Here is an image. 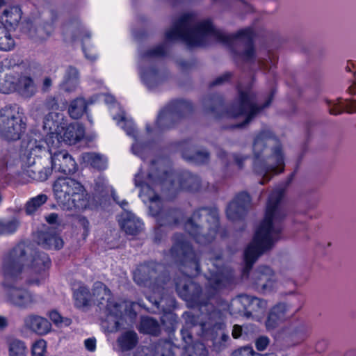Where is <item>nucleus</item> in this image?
Returning <instances> with one entry per match:
<instances>
[{
  "label": "nucleus",
  "instance_id": "4c0bfd02",
  "mask_svg": "<svg viewBox=\"0 0 356 356\" xmlns=\"http://www.w3.org/2000/svg\"><path fill=\"white\" fill-rule=\"evenodd\" d=\"M8 158L5 155L0 158V185L3 186L12 180L11 175L8 172Z\"/></svg>",
  "mask_w": 356,
  "mask_h": 356
},
{
  "label": "nucleus",
  "instance_id": "7c9ffc66",
  "mask_svg": "<svg viewBox=\"0 0 356 356\" xmlns=\"http://www.w3.org/2000/svg\"><path fill=\"white\" fill-rule=\"evenodd\" d=\"M138 340V335L134 331H127L119 337L118 341L122 350L128 351L136 347Z\"/></svg>",
  "mask_w": 356,
  "mask_h": 356
},
{
  "label": "nucleus",
  "instance_id": "a211bd4d",
  "mask_svg": "<svg viewBox=\"0 0 356 356\" xmlns=\"http://www.w3.org/2000/svg\"><path fill=\"white\" fill-rule=\"evenodd\" d=\"M350 95H356V82L348 89ZM331 115H339L343 112L353 113L356 112V99L338 98L336 101L326 100Z\"/></svg>",
  "mask_w": 356,
  "mask_h": 356
},
{
  "label": "nucleus",
  "instance_id": "473e14b6",
  "mask_svg": "<svg viewBox=\"0 0 356 356\" xmlns=\"http://www.w3.org/2000/svg\"><path fill=\"white\" fill-rule=\"evenodd\" d=\"M87 108L86 100L82 97H79L71 102L68 113L72 118L79 119L86 112Z\"/></svg>",
  "mask_w": 356,
  "mask_h": 356
},
{
  "label": "nucleus",
  "instance_id": "6ab92c4d",
  "mask_svg": "<svg viewBox=\"0 0 356 356\" xmlns=\"http://www.w3.org/2000/svg\"><path fill=\"white\" fill-rule=\"evenodd\" d=\"M15 92L24 98H31L37 92V86L33 79L19 70Z\"/></svg>",
  "mask_w": 356,
  "mask_h": 356
},
{
  "label": "nucleus",
  "instance_id": "37998d69",
  "mask_svg": "<svg viewBox=\"0 0 356 356\" xmlns=\"http://www.w3.org/2000/svg\"><path fill=\"white\" fill-rule=\"evenodd\" d=\"M49 316L51 321L58 327L68 326L72 323L70 318L63 317L56 311H51Z\"/></svg>",
  "mask_w": 356,
  "mask_h": 356
},
{
  "label": "nucleus",
  "instance_id": "e433bc0d",
  "mask_svg": "<svg viewBox=\"0 0 356 356\" xmlns=\"http://www.w3.org/2000/svg\"><path fill=\"white\" fill-rule=\"evenodd\" d=\"M47 200V196L44 194H40L33 197L27 202L26 204V213L27 214L33 213L40 207L44 204Z\"/></svg>",
  "mask_w": 356,
  "mask_h": 356
},
{
  "label": "nucleus",
  "instance_id": "c03bdc74",
  "mask_svg": "<svg viewBox=\"0 0 356 356\" xmlns=\"http://www.w3.org/2000/svg\"><path fill=\"white\" fill-rule=\"evenodd\" d=\"M167 50L165 43L160 44L149 50H147L145 56L149 58H161L166 55Z\"/></svg>",
  "mask_w": 356,
  "mask_h": 356
},
{
  "label": "nucleus",
  "instance_id": "bf43d9fd",
  "mask_svg": "<svg viewBox=\"0 0 356 356\" xmlns=\"http://www.w3.org/2000/svg\"><path fill=\"white\" fill-rule=\"evenodd\" d=\"M82 49H83V51L84 52L85 56L87 59L92 60V61L96 60L97 56H96L95 53L93 51H91L90 50L87 49L85 44L82 45Z\"/></svg>",
  "mask_w": 356,
  "mask_h": 356
},
{
  "label": "nucleus",
  "instance_id": "9b49d317",
  "mask_svg": "<svg viewBox=\"0 0 356 356\" xmlns=\"http://www.w3.org/2000/svg\"><path fill=\"white\" fill-rule=\"evenodd\" d=\"M161 268V265L156 262L148 261L140 264L134 272V282L139 286L150 289L152 294L147 298L157 308H159L165 294L168 292L164 275L159 273Z\"/></svg>",
  "mask_w": 356,
  "mask_h": 356
},
{
  "label": "nucleus",
  "instance_id": "bb28decb",
  "mask_svg": "<svg viewBox=\"0 0 356 356\" xmlns=\"http://www.w3.org/2000/svg\"><path fill=\"white\" fill-rule=\"evenodd\" d=\"M22 15V12L19 6H10L3 10L1 18L5 26L14 29L18 25Z\"/></svg>",
  "mask_w": 356,
  "mask_h": 356
},
{
  "label": "nucleus",
  "instance_id": "4468645a",
  "mask_svg": "<svg viewBox=\"0 0 356 356\" xmlns=\"http://www.w3.org/2000/svg\"><path fill=\"white\" fill-rule=\"evenodd\" d=\"M21 64H13L12 60L5 59L0 63V92L3 94L15 92Z\"/></svg>",
  "mask_w": 356,
  "mask_h": 356
},
{
  "label": "nucleus",
  "instance_id": "338daca9",
  "mask_svg": "<svg viewBox=\"0 0 356 356\" xmlns=\"http://www.w3.org/2000/svg\"><path fill=\"white\" fill-rule=\"evenodd\" d=\"M344 356H356V351L350 350L349 352H347Z\"/></svg>",
  "mask_w": 356,
  "mask_h": 356
},
{
  "label": "nucleus",
  "instance_id": "f03ea898",
  "mask_svg": "<svg viewBox=\"0 0 356 356\" xmlns=\"http://www.w3.org/2000/svg\"><path fill=\"white\" fill-rule=\"evenodd\" d=\"M177 179V184L173 172H160L155 168L154 161L152 162L145 181L141 180L139 175L135 178L136 186L140 188V197L143 202L149 203V214L156 222V234L163 227L172 228L179 225L184 215L181 209L168 207L156 191L175 194L179 191L197 192L203 188L211 192H216L218 190L213 185L211 188L208 184L204 186L200 177L188 171L181 172Z\"/></svg>",
  "mask_w": 356,
  "mask_h": 356
},
{
  "label": "nucleus",
  "instance_id": "58836bf2",
  "mask_svg": "<svg viewBox=\"0 0 356 356\" xmlns=\"http://www.w3.org/2000/svg\"><path fill=\"white\" fill-rule=\"evenodd\" d=\"M26 347L25 343L17 339H14L9 344L10 356H26Z\"/></svg>",
  "mask_w": 356,
  "mask_h": 356
},
{
  "label": "nucleus",
  "instance_id": "f704fd0d",
  "mask_svg": "<svg viewBox=\"0 0 356 356\" xmlns=\"http://www.w3.org/2000/svg\"><path fill=\"white\" fill-rule=\"evenodd\" d=\"M217 155L222 161L225 162L227 165L230 164V159H232L234 163L238 166L239 169L243 168V162L248 159V156H243L237 154L228 155L227 153L222 149H218Z\"/></svg>",
  "mask_w": 356,
  "mask_h": 356
},
{
  "label": "nucleus",
  "instance_id": "f8f14e48",
  "mask_svg": "<svg viewBox=\"0 0 356 356\" xmlns=\"http://www.w3.org/2000/svg\"><path fill=\"white\" fill-rule=\"evenodd\" d=\"M27 129L26 118L16 104L0 109V138L7 142L22 138Z\"/></svg>",
  "mask_w": 356,
  "mask_h": 356
},
{
  "label": "nucleus",
  "instance_id": "a19ab883",
  "mask_svg": "<svg viewBox=\"0 0 356 356\" xmlns=\"http://www.w3.org/2000/svg\"><path fill=\"white\" fill-rule=\"evenodd\" d=\"M19 222L16 219L0 221V235L12 234L16 232Z\"/></svg>",
  "mask_w": 356,
  "mask_h": 356
},
{
  "label": "nucleus",
  "instance_id": "052dcab7",
  "mask_svg": "<svg viewBox=\"0 0 356 356\" xmlns=\"http://www.w3.org/2000/svg\"><path fill=\"white\" fill-rule=\"evenodd\" d=\"M355 69H356L355 64L353 61L348 60V63H347V65L346 67V71L355 73Z\"/></svg>",
  "mask_w": 356,
  "mask_h": 356
},
{
  "label": "nucleus",
  "instance_id": "4d7b16f0",
  "mask_svg": "<svg viewBox=\"0 0 356 356\" xmlns=\"http://www.w3.org/2000/svg\"><path fill=\"white\" fill-rule=\"evenodd\" d=\"M46 221L50 225H60L58 215L56 213H51L45 217Z\"/></svg>",
  "mask_w": 356,
  "mask_h": 356
},
{
  "label": "nucleus",
  "instance_id": "864d4df0",
  "mask_svg": "<svg viewBox=\"0 0 356 356\" xmlns=\"http://www.w3.org/2000/svg\"><path fill=\"white\" fill-rule=\"evenodd\" d=\"M78 223L83 229V237H86L90 232V222L88 220L85 216H80L78 217Z\"/></svg>",
  "mask_w": 356,
  "mask_h": 356
},
{
  "label": "nucleus",
  "instance_id": "79ce46f5",
  "mask_svg": "<svg viewBox=\"0 0 356 356\" xmlns=\"http://www.w3.org/2000/svg\"><path fill=\"white\" fill-rule=\"evenodd\" d=\"M258 272L260 274V276L259 277V282L260 281H265L264 283H257L258 285L261 286L262 289L266 291L268 289V287L270 286L271 284V280L270 278H268V275H270L272 274V270L268 266H260L258 268Z\"/></svg>",
  "mask_w": 356,
  "mask_h": 356
},
{
  "label": "nucleus",
  "instance_id": "dca6fc26",
  "mask_svg": "<svg viewBox=\"0 0 356 356\" xmlns=\"http://www.w3.org/2000/svg\"><path fill=\"white\" fill-rule=\"evenodd\" d=\"M92 301L97 302L99 306L104 305L107 312L114 316L121 315V306L112 299L111 290L102 282H96L92 288Z\"/></svg>",
  "mask_w": 356,
  "mask_h": 356
},
{
  "label": "nucleus",
  "instance_id": "aec40b11",
  "mask_svg": "<svg viewBox=\"0 0 356 356\" xmlns=\"http://www.w3.org/2000/svg\"><path fill=\"white\" fill-rule=\"evenodd\" d=\"M38 244L45 249L60 250L63 246V241L53 229L39 232L37 234Z\"/></svg>",
  "mask_w": 356,
  "mask_h": 356
},
{
  "label": "nucleus",
  "instance_id": "ea45409f",
  "mask_svg": "<svg viewBox=\"0 0 356 356\" xmlns=\"http://www.w3.org/2000/svg\"><path fill=\"white\" fill-rule=\"evenodd\" d=\"M268 60L263 59L258 61L259 67L265 72H270L275 67L278 61L277 56L273 53H268Z\"/></svg>",
  "mask_w": 356,
  "mask_h": 356
},
{
  "label": "nucleus",
  "instance_id": "de8ad7c7",
  "mask_svg": "<svg viewBox=\"0 0 356 356\" xmlns=\"http://www.w3.org/2000/svg\"><path fill=\"white\" fill-rule=\"evenodd\" d=\"M260 354L257 353L250 346H245L234 350L232 356H259Z\"/></svg>",
  "mask_w": 356,
  "mask_h": 356
},
{
  "label": "nucleus",
  "instance_id": "5701e85b",
  "mask_svg": "<svg viewBox=\"0 0 356 356\" xmlns=\"http://www.w3.org/2000/svg\"><path fill=\"white\" fill-rule=\"evenodd\" d=\"M120 225L127 234L136 236L143 229V223L134 213L125 212L122 215Z\"/></svg>",
  "mask_w": 356,
  "mask_h": 356
},
{
  "label": "nucleus",
  "instance_id": "603ef678",
  "mask_svg": "<svg viewBox=\"0 0 356 356\" xmlns=\"http://www.w3.org/2000/svg\"><path fill=\"white\" fill-rule=\"evenodd\" d=\"M233 74L231 72H225V74H222L221 76H219L217 77L212 83H211L210 86H215L218 85L222 84L225 82H229L232 77Z\"/></svg>",
  "mask_w": 356,
  "mask_h": 356
},
{
  "label": "nucleus",
  "instance_id": "ddd939ff",
  "mask_svg": "<svg viewBox=\"0 0 356 356\" xmlns=\"http://www.w3.org/2000/svg\"><path fill=\"white\" fill-rule=\"evenodd\" d=\"M193 110L192 104L184 99L171 101L159 113L156 127L161 131L174 128L176 124Z\"/></svg>",
  "mask_w": 356,
  "mask_h": 356
},
{
  "label": "nucleus",
  "instance_id": "69168bd1",
  "mask_svg": "<svg viewBox=\"0 0 356 356\" xmlns=\"http://www.w3.org/2000/svg\"><path fill=\"white\" fill-rule=\"evenodd\" d=\"M113 200L118 203L121 207H124L125 206H127L128 205V202L126 201V200H122V202H118V200H117V197L113 195Z\"/></svg>",
  "mask_w": 356,
  "mask_h": 356
},
{
  "label": "nucleus",
  "instance_id": "0e129e2a",
  "mask_svg": "<svg viewBox=\"0 0 356 356\" xmlns=\"http://www.w3.org/2000/svg\"><path fill=\"white\" fill-rule=\"evenodd\" d=\"M7 319L3 316H0V329L5 328L7 326Z\"/></svg>",
  "mask_w": 356,
  "mask_h": 356
},
{
  "label": "nucleus",
  "instance_id": "20e7f679",
  "mask_svg": "<svg viewBox=\"0 0 356 356\" xmlns=\"http://www.w3.org/2000/svg\"><path fill=\"white\" fill-rule=\"evenodd\" d=\"M26 254L24 244L19 243L5 257L3 262V284L8 287L7 300L22 309L33 307L38 302L39 296L15 284L24 279L28 284L39 285L47 277L51 265V260L44 252L34 251L30 261Z\"/></svg>",
  "mask_w": 356,
  "mask_h": 356
},
{
  "label": "nucleus",
  "instance_id": "8fccbe9b",
  "mask_svg": "<svg viewBox=\"0 0 356 356\" xmlns=\"http://www.w3.org/2000/svg\"><path fill=\"white\" fill-rule=\"evenodd\" d=\"M270 343V339L266 336H260L255 340V347L258 351H264Z\"/></svg>",
  "mask_w": 356,
  "mask_h": 356
},
{
  "label": "nucleus",
  "instance_id": "5fc2aeb1",
  "mask_svg": "<svg viewBox=\"0 0 356 356\" xmlns=\"http://www.w3.org/2000/svg\"><path fill=\"white\" fill-rule=\"evenodd\" d=\"M86 348L90 352H93L96 349V339L94 337L88 338L84 341Z\"/></svg>",
  "mask_w": 356,
  "mask_h": 356
},
{
  "label": "nucleus",
  "instance_id": "49530a36",
  "mask_svg": "<svg viewBox=\"0 0 356 356\" xmlns=\"http://www.w3.org/2000/svg\"><path fill=\"white\" fill-rule=\"evenodd\" d=\"M79 79V72L76 68L70 66L65 72V81L72 85L76 84Z\"/></svg>",
  "mask_w": 356,
  "mask_h": 356
},
{
  "label": "nucleus",
  "instance_id": "4be33fe9",
  "mask_svg": "<svg viewBox=\"0 0 356 356\" xmlns=\"http://www.w3.org/2000/svg\"><path fill=\"white\" fill-rule=\"evenodd\" d=\"M288 316V308L284 303H279L270 311L266 321L268 330H274Z\"/></svg>",
  "mask_w": 356,
  "mask_h": 356
},
{
  "label": "nucleus",
  "instance_id": "3c124183",
  "mask_svg": "<svg viewBox=\"0 0 356 356\" xmlns=\"http://www.w3.org/2000/svg\"><path fill=\"white\" fill-rule=\"evenodd\" d=\"M122 128L127 135L134 138L137 136L136 126L132 122L124 120Z\"/></svg>",
  "mask_w": 356,
  "mask_h": 356
},
{
  "label": "nucleus",
  "instance_id": "a18cd8bd",
  "mask_svg": "<svg viewBox=\"0 0 356 356\" xmlns=\"http://www.w3.org/2000/svg\"><path fill=\"white\" fill-rule=\"evenodd\" d=\"M47 343L43 339L36 341L32 346V356H46Z\"/></svg>",
  "mask_w": 356,
  "mask_h": 356
},
{
  "label": "nucleus",
  "instance_id": "09e8293b",
  "mask_svg": "<svg viewBox=\"0 0 356 356\" xmlns=\"http://www.w3.org/2000/svg\"><path fill=\"white\" fill-rule=\"evenodd\" d=\"M91 37L90 32L86 29L83 26H80L76 35L73 36V40H76L78 38H80L82 41V45L84 44V41L90 40Z\"/></svg>",
  "mask_w": 356,
  "mask_h": 356
},
{
  "label": "nucleus",
  "instance_id": "a878e982",
  "mask_svg": "<svg viewBox=\"0 0 356 356\" xmlns=\"http://www.w3.org/2000/svg\"><path fill=\"white\" fill-rule=\"evenodd\" d=\"M85 129L79 123H73L67 125L63 129V134L60 138L68 145H74L80 141L84 136Z\"/></svg>",
  "mask_w": 356,
  "mask_h": 356
},
{
  "label": "nucleus",
  "instance_id": "c756f323",
  "mask_svg": "<svg viewBox=\"0 0 356 356\" xmlns=\"http://www.w3.org/2000/svg\"><path fill=\"white\" fill-rule=\"evenodd\" d=\"M184 159L195 164H204L209 161V153L206 150H188L182 152Z\"/></svg>",
  "mask_w": 356,
  "mask_h": 356
},
{
  "label": "nucleus",
  "instance_id": "39448f33",
  "mask_svg": "<svg viewBox=\"0 0 356 356\" xmlns=\"http://www.w3.org/2000/svg\"><path fill=\"white\" fill-rule=\"evenodd\" d=\"M284 189L275 188L270 194L265 217L257 229L252 242L244 251L245 266L243 275H248L253 264L265 251L271 249L275 242L282 238V220L287 215L281 201Z\"/></svg>",
  "mask_w": 356,
  "mask_h": 356
},
{
  "label": "nucleus",
  "instance_id": "c85d7f7f",
  "mask_svg": "<svg viewBox=\"0 0 356 356\" xmlns=\"http://www.w3.org/2000/svg\"><path fill=\"white\" fill-rule=\"evenodd\" d=\"M138 330L141 333L152 336H159L161 333V327L159 322L149 316H144L141 318Z\"/></svg>",
  "mask_w": 356,
  "mask_h": 356
},
{
  "label": "nucleus",
  "instance_id": "680f3d73",
  "mask_svg": "<svg viewBox=\"0 0 356 356\" xmlns=\"http://www.w3.org/2000/svg\"><path fill=\"white\" fill-rule=\"evenodd\" d=\"M51 86V79L49 77L44 78L43 81L42 89L44 90H47L50 86Z\"/></svg>",
  "mask_w": 356,
  "mask_h": 356
},
{
  "label": "nucleus",
  "instance_id": "c9c22d12",
  "mask_svg": "<svg viewBox=\"0 0 356 356\" xmlns=\"http://www.w3.org/2000/svg\"><path fill=\"white\" fill-rule=\"evenodd\" d=\"M15 45L14 40L4 26L0 24V50L10 51Z\"/></svg>",
  "mask_w": 356,
  "mask_h": 356
},
{
  "label": "nucleus",
  "instance_id": "f3484780",
  "mask_svg": "<svg viewBox=\"0 0 356 356\" xmlns=\"http://www.w3.org/2000/svg\"><path fill=\"white\" fill-rule=\"evenodd\" d=\"M251 207V197L245 192L238 193L228 204L226 209L227 217L232 221H236L245 217Z\"/></svg>",
  "mask_w": 356,
  "mask_h": 356
},
{
  "label": "nucleus",
  "instance_id": "423d86ee",
  "mask_svg": "<svg viewBox=\"0 0 356 356\" xmlns=\"http://www.w3.org/2000/svg\"><path fill=\"white\" fill-rule=\"evenodd\" d=\"M252 82L251 73L249 74V82L247 85L243 86L241 81H238L236 86L238 97L232 105H225L222 97L220 95L211 97L210 101L212 106L208 109V111L216 114L218 118H235L243 116L245 120L243 122L234 124L232 128L245 127L258 113L270 104L275 93L274 90H271L265 103L259 106L257 94L252 90Z\"/></svg>",
  "mask_w": 356,
  "mask_h": 356
},
{
  "label": "nucleus",
  "instance_id": "b1692460",
  "mask_svg": "<svg viewBox=\"0 0 356 356\" xmlns=\"http://www.w3.org/2000/svg\"><path fill=\"white\" fill-rule=\"evenodd\" d=\"M24 325L29 330L40 335L48 333L51 327L47 318L37 315L28 316L24 319Z\"/></svg>",
  "mask_w": 356,
  "mask_h": 356
},
{
  "label": "nucleus",
  "instance_id": "2eb2a0df",
  "mask_svg": "<svg viewBox=\"0 0 356 356\" xmlns=\"http://www.w3.org/2000/svg\"><path fill=\"white\" fill-rule=\"evenodd\" d=\"M61 145L47 151L44 156L49 154L52 168L58 172L65 175H71L77 170V164L72 156L66 150H60Z\"/></svg>",
  "mask_w": 356,
  "mask_h": 356
},
{
  "label": "nucleus",
  "instance_id": "1a4fd4ad",
  "mask_svg": "<svg viewBox=\"0 0 356 356\" xmlns=\"http://www.w3.org/2000/svg\"><path fill=\"white\" fill-rule=\"evenodd\" d=\"M219 227V212L216 207H202L195 211L184 224L185 230L192 238L203 245L214 240Z\"/></svg>",
  "mask_w": 356,
  "mask_h": 356
},
{
  "label": "nucleus",
  "instance_id": "7ed1b4c3",
  "mask_svg": "<svg viewBox=\"0 0 356 356\" xmlns=\"http://www.w3.org/2000/svg\"><path fill=\"white\" fill-rule=\"evenodd\" d=\"M254 37L251 27L239 30L234 34H226L215 28L210 19L196 22L193 13L181 15L165 33L167 41L180 40L190 48L204 47L207 39L212 38L227 47L236 63L241 60L244 63H250L254 60Z\"/></svg>",
  "mask_w": 356,
  "mask_h": 356
},
{
  "label": "nucleus",
  "instance_id": "2f4dec72",
  "mask_svg": "<svg viewBox=\"0 0 356 356\" xmlns=\"http://www.w3.org/2000/svg\"><path fill=\"white\" fill-rule=\"evenodd\" d=\"M241 297L243 298V301L248 303L247 309L250 312L261 314L265 312L267 307V302L265 300L250 295H244Z\"/></svg>",
  "mask_w": 356,
  "mask_h": 356
},
{
  "label": "nucleus",
  "instance_id": "6e6d98bb",
  "mask_svg": "<svg viewBox=\"0 0 356 356\" xmlns=\"http://www.w3.org/2000/svg\"><path fill=\"white\" fill-rule=\"evenodd\" d=\"M232 336L234 339H238L241 337H243V327L239 325H234L233 326Z\"/></svg>",
  "mask_w": 356,
  "mask_h": 356
},
{
  "label": "nucleus",
  "instance_id": "13d9d810",
  "mask_svg": "<svg viewBox=\"0 0 356 356\" xmlns=\"http://www.w3.org/2000/svg\"><path fill=\"white\" fill-rule=\"evenodd\" d=\"M230 341V338L228 334L222 333L220 337V341L219 342V346L217 348L218 350L225 348L229 341Z\"/></svg>",
  "mask_w": 356,
  "mask_h": 356
},
{
  "label": "nucleus",
  "instance_id": "cd10ccee",
  "mask_svg": "<svg viewBox=\"0 0 356 356\" xmlns=\"http://www.w3.org/2000/svg\"><path fill=\"white\" fill-rule=\"evenodd\" d=\"M73 298L74 305L78 308L88 306L92 301V296L88 287L81 284L78 289L74 290Z\"/></svg>",
  "mask_w": 356,
  "mask_h": 356
},
{
  "label": "nucleus",
  "instance_id": "72a5a7b5",
  "mask_svg": "<svg viewBox=\"0 0 356 356\" xmlns=\"http://www.w3.org/2000/svg\"><path fill=\"white\" fill-rule=\"evenodd\" d=\"M83 159L92 168L103 170L106 168V160L99 154L89 152L83 155Z\"/></svg>",
  "mask_w": 356,
  "mask_h": 356
},
{
  "label": "nucleus",
  "instance_id": "393cba45",
  "mask_svg": "<svg viewBox=\"0 0 356 356\" xmlns=\"http://www.w3.org/2000/svg\"><path fill=\"white\" fill-rule=\"evenodd\" d=\"M24 147L22 146V154L20 156V159L22 163V165L24 167H27L26 173L28 176L31 178L33 180L37 181H46L49 177L51 175L52 166L51 168L49 167H43L42 168H34L33 165L35 162L33 164L29 165L22 159L23 153H24ZM35 158H34V161H35Z\"/></svg>",
  "mask_w": 356,
  "mask_h": 356
},
{
  "label": "nucleus",
  "instance_id": "412c9836",
  "mask_svg": "<svg viewBox=\"0 0 356 356\" xmlns=\"http://www.w3.org/2000/svg\"><path fill=\"white\" fill-rule=\"evenodd\" d=\"M284 334L292 344H298L303 341L307 335V328L302 321L291 323L283 330Z\"/></svg>",
  "mask_w": 356,
  "mask_h": 356
},
{
  "label": "nucleus",
  "instance_id": "6e6552de",
  "mask_svg": "<svg viewBox=\"0 0 356 356\" xmlns=\"http://www.w3.org/2000/svg\"><path fill=\"white\" fill-rule=\"evenodd\" d=\"M271 136L270 131H262L256 136L253 143V170L256 174L262 176L259 181L261 185L266 184L273 176L284 170V154L280 145L273 148L272 154L267 159H265L262 155Z\"/></svg>",
  "mask_w": 356,
  "mask_h": 356
},
{
  "label": "nucleus",
  "instance_id": "f257e3e1",
  "mask_svg": "<svg viewBox=\"0 0 356 356\" xmlns=\"http://www.w3.org/2000/svg\"><path fill=\"white\" fill-rule=\"evenodd\" d=\"M171 258L185 268L181 270L183 277L175 282L176 291L179 296L198 307L204 318L199 321V317L193 312H186L184 317L186 325L181 330V334L188 351V356H207L208 350L205 345L197 341L193 342L192 333L188 326L195 327L197 324L202 331V336L214 340L218 331L223 330L225 324V311L227 304L220 297L224 290H231L236 284L233 270L228 268H216L206 276L207 282L203 291L200 284L194 282L192 277L200 273V256L195 252L183 234L173 236V245L170 250Z\"/></svg>",
  "mask_w": 356,
  "mask_h": 356
},
{
  "label": "nucleus",
  "instance_id": "774afa93",
  "mask_svg": "<svg viewBox=\"0 0 356 356\" xmlns=\"http://www.w3.org/2000/svg\"><path fill=\"white\" fill-rule=\"evenodd\" d=\"M293 176H294V172L291 173V175H290V177L288 181V184L292 181Z\"/></svg>",
  "mask_w": 356,
  "mask_h": 356
},
{
  "label": "nucleus",
  "instance_id": "9d476101",
  "mask_svg": "<svg viewBox=\"0 0 356 356\" xmlns=\"http://www.w3.org/2000/svg\"><path fill=\"white\" fill-rule=\"evenodd\" d=\"M53 191L58 204L64 210L86 209L90 195L82 184L70 177H59L53 184Z\"/></svg>",
  "mask_w": 356,
  "mask_h": 356
},
{
  "label": "nucleus",
  "instance_id": "e2e57ef3",
  "mask_svg": "<svg viewBox=\"0 0 356 356\" xmlns=\"http://www.w3.org/2000/svg\"><path fill=\"white\" fill-rule=\"evenodd\" d=\"M327 346V342L325 341H322L318 342L316 346V349L317 351L321 352L323 351L324 348Z\"/></svg>",
  "mask_w": 356,
  "mask_h": 356
},
{
  "label": "nucleus",
  "instance_id": "0eeeda50",
  "mask_svg": "<svg viewBox=\"0 0 356 356\" xmlns=\"http://www.w3.org/2000/svg\"><path fill=\"white\" fill-rule=\"evenodd\" d=\"M63 120L62 113L49 112L43 120V133L33 128L26 134L21 143L24 149L23 161L29 165L33 164L35 157H42L47 151H51L62 144L58 131Z\"/></svg>",
  "mask_w": 356,
  "mask_h": 356
}]
</instances>
